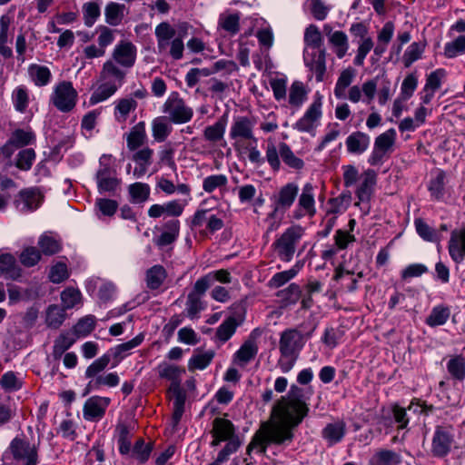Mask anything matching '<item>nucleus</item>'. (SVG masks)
<instances>
[{
	"instance_id": "obj_28",
	"label": "nucleus",
	"mask_w": 465,
	"mask_h": 465,
	"mask_svg": "<svg viewBox=\"0 0 465 465\" xmlns=\"http://www.w3.org/2000/svg\"><path fill=\"white\" fill-rule=\"evenodd\" d=\"M258 353V345L252 340H246L234 353L233 361L240 366H245L255 358Z\"/></svg>"
},
{
	"instance_id": "obj_23",
	"label": "nucleus",
	"mask_w": 465,
	"mask_h": 465,
	"mask_svg": "<svg viewBox=\"0 0 465 465\" xmlns=\"http://www.w3.org/2000/svg\"><path fill=\"white\" fill-rule=\"evenodd\" d=\"M180 232V222L170 220L163 224V232L153 239L154 243L162 248L172 244L176 241Z\"/></svg>"
},
{
	"instance_id": "obj_5",
	"label": "nucleus",
	"mask_w": 465,
	"mask_h": 465,
	"mask_svg": "<svg viewBox=\"0 0 465 465\" xmlns=\"http://www.w3.org/2000/svg\"><path fill=\"white\" fill-rule=\"evenodd\" d=\"M97 189L100 193L114 195L121 185V179L117 177V171L112 165V156L104 154L99 160V168L95 174Z\"/></svg>"
},
{
	"instance_id": "obj_32",
	"label": "nucleus",
	"mask_w": 465,
	"mask_h": 465,
	"mask_svg": "<svg viewBox=\"0 0 465 465\" xmlns=\"http://www.w3.org/2000/svg\"><path fill=\"white\" fill-rule=\"evenodd\" d=\"M31 81L38 87L47 85L52 79V73L47 66L32 64L28 67Z\"/></svg>"
},
{
	"instance_id": "obj_57",
	"label": "nucleus",
	"mask_w": 465,
	"mask_h": 465,
	"mask_svg": "<svg viewBox=\"0 0 465 465\" xmlns=\"http://www.w3.org/2000/svg\"><path fill=\"white\" fill-rule=\"evenodd\" d=\"M64 309L58 305H50L46 312V324L54 329H57L64 321Z\"/></svg>"
},
{
	"instance_id": "obj_18",
	"label": "nucleus",
	"mask_w": 465,
	"mask_h": 465,
	"mask_svg": "<svg viewBox=\"0 0 465 465\" xmlns=\"http://www.w3.org/2000/svg\"><path fill=\"white\" fill-rule=\"evenodd\" d=\"M9 449L14 459L26 461L25 465L37 464V450L28 441L15 438L11 441Z\"/></svg>"
},
{
	"instance_id": "obj_20",
	"label": "nucleus",
	"mask_w": 465,
	"mask_h": 465,
	"mask_svg": "<svg viewBox=\"0 0 465 465\" xmlns=\"http://www.w3.org/2000/svg\"><path fill=\"white\" fill-rule=\"evenodd\" d=\"M157 372L160 378L171 381L170 391L173 393L183 392L180 388L181 377L185 372L182 367L163 362L157 367Z\"/></svg>"
},
{
	"instance_id": "obj_25",
	"label": "nucleus",
	"mask_w": 465,
	"mask_h": 465,
	"mask_svg": "<svg viewBox=\"0 0 465 465\" xmlns=\"http://www.w3.org/2000/svg\"><path fill=\"white\" fill-rule=\"evenodd\" d=\"M144 340L143 333H139L132 340L121 343L110 350V354L115 360L113 367H115L123 359L130 354V351L139 346Z\"/></svg>"
},
{
	"instance_id": "obj_46",
	"label": "nucleus",
	"mask_w": 465,
	"mask_h": 465,
	"mask_svg": "<svg viewBox=\"0 0 465 465\" xmlns=\"http://www.w3.org/2000/svg\"><path fill=\"white\" fill-rule=\"evenodd\" d=\"M128 193L131 203H143L149 199L151 189L147 183L137 182L128 186Z\"/></svg>"
},
{
	"instance_id": "obj_3",
	"label": "nucleus",
	"mask_w": 465,
	"mask_h": 465,
	"mask_svg": "<svg viewBox=\"0 0 465 465\" xmlns=\"http://www.w3.org/2000/svg\"><path fill=\"white\" fill-rule=\"evenodd\" d=\"M126 72L119 67L113 60H107L100 72L99 79L102 84L92 94L90 104L92 105L103 102L115 94L123 84Z\"/></svg>"
},
{
	"instance_id": "obj_24",
	"label": "nucleus",
	"mask_w": 465,
	"mask_h": 465,
	"mask_svg": "<svg viewBox=\"0 0 465 465\" xmlns=\"http://www.w3.org/2000/svg\"><path fill=\"white\" fill-rule=\"evenodd\" d=\"M449 252L456 262H460L465 258V229L454 231L449 242Z\"/></svg>"
},
{
	"instance_id": "obj_4",
	"label": "nucleus",
	"mask_w": 465,
	"mask_h": 465,
	"mask_svg": "<svg viewBox=\"0 0 465 465\" xmlns=\"http://www.w3.org/2000/svg\"><path fill=\"white\" fill-rule=\"evenodd\" d=\"M304 343V335L297 329H286L281 333L280 358L277 365L283 373L289 372L293 368Z\"/></svg>"
},
{
	"instance_id": "obj_16",
	"label": "nucleus",
	"mask_w": 465,
	"mask_h": 465,
	"mask_svg": "<svg viewBox=\"0 0 465 465\" xmlns=\"http://www.w3.org/2000/svg\"><path fill=\"white\" fill-rule=\"evenodd\" d=\"M254 124L247 116H238L234 118L230 128V138L233 143H240L241 141L251 140L252 143L258 142L253 133Z\"/></svg>"
},
{
	"instance_id": "obj_40",
	"label": "nucleus",
	"mask_w": 465,
	"mask_h": 465,
	"mask_svg": "<svg viewBox=\"0 0 465 465\" xmlns=\"http://www.w3.org/2000/svg\"><path fill=\"white\" fill-rule=\"evenodd\" d=\"M227 124V114H223L215 124L205 127L203 137L211 143H217L223 138Z\"/></svg>"
},
{
	"instance_id": "obj_41",
	"label": "nucleus",
	"mask_w": 465,
	"mask_h": 465,
	"mask_svg": "<svg viewBox=\"0 0 465 465\" xmlns=\"http://www.w3.org/2000/svg\"><path fill=\"white\" fill-rule=\"evenodd\" d=\"M280 153L282 162L289 167L300 171L304 167V162L298 157L286 143H280Z\"/></svg>"
},
{
	"instance_id": "obj_64",
	"label": "nucleus",
	"mask_w": 465,
	"mask_h": 465,
	"mask_svg": "<svg viewBox=\"0 0 465 465\" xmlns=\"http://www.w3.org/2000/svg\"><path fill=\"white\" fill-rule=\"evenodd\" d=\"M465 51V35L458 36L454 41L446 44L444 47V54L452 58Z\"/></svg>"
},
{
	"instance_id": "obj_10",
	"label": "nucleus",
	"mask_w": 465,
	"mask_h": 465,
	"mask_svg": "<svg viewBox=\"0 0 465 465\" xmlns=\"http://www.w3.org/2000/svg\"><path fill=\"white\" fill-rule=\"evenodd\" d=\"M299 193V187L294 183H288L280 188L278 194L274 196L273 210L269 213V218L282 219L287 210L293 204Z\"/></svg>"
},
{
	"instance_id": "obj_29",
	"label": "nucleus",
	"mask_w": 465,
	"mask_h": 465,
	"mask_svg": "<svg viewBox=\"0 0 465 465\" xmlns=\"http://www.w3.org/2000/svg\"><path fill=\"white\" fill-rule=\"evenodd\" d=\"M11 24V19L8 15H4L0 17V54L5 59H9L13 56V51L10 46H8V42H12L9 39V27Z\"/></svg>"
},
{
	"instance_id": "obj_58",
	"label": "nucleus",
	"mask_w": 465,
	"mask_h": 465,
	"mask_svg": "<svg viewBox=\"0 0 465 465\" xmlns=\"http://www.w3.org/2000/svg\"><path fill=\"white\" fill-rule=\"evenodd\" d=\"M330 42L336 48L335 53L339 58H342L349 48L348 38L344 32L335 31L330 36Z\"/></svg>"
},
{
	"instance_id": "obj_13",
	"label": "nucleus",
	"mask_w": 465,
	"mask_h": 465,
	"mask_svg": "<svg viewBox=\"0 0 465 465\" xmlns=\"http://www.w3.org/2000/svg\"><path fill=\"white\" fill-rule=\"evenodd\" d=\"M322 96L317 94L314 101L306 110L303 116L295 123L294 128L302 133L314 134L322 114Z\"/></svg>"
},
{
	"instance_id": "obj_33",
	"label": "nucleus",
	"mask_w": 465,
	"mask_h": 465,
	"mask_svg": "<svg viewBox=\"0 0 465 465\" xmlns=\"http://www.w3.org/2000/svg\"><path fill=\"white\" fill-rule=\"evenodd\" d=\"M240 19L239 13L224 12L219 15L218 28L223 29L231 35H234L240 31Z\"/></svg>"
},
{
	"instance_id": "obj_17",
	"label": "nucleus",
	"mask_w": 465,
	"mask_h": 465,
	"mask_svg": "<svg viewBox=\"0 0 465 465\" xmlns=\"http://www.w3.org/2000/svg\"><path fill=\"white\" fill-rule=\"evenodd\" d=\"M110 403L111 399L108 397H90L84 402L83 408L84 419L88 421H98L102 420Z\"/></svg>"
},
{
	"instance_id": "obj_44",
	"label": "nucleus",
	"mask_w": 465,
	"mask_h": 465,
	"mask_svg": "<svg viewBox=\"0 0 465 465\" xmlns=\"http://www.w3.org/2000/svg\"><path fill=\"white\" fill-rule=\"evenodd\" d=\"M125 6L123 4L110 2L104 8L105 21L108 25L115 26L121 24L124 18Z\"/></svg>"
},
{
	"instance_id": "obj_51",
	"label": "nucleus",
	"mask_w": 465,
	"mask_h": 465,
	"mask_svg": "<svg viewBox=\"0 0 465 465\" xmlns=\"http://www.w3.org/2000/svg\"><path fill=\"white\" fill-rule=\"evenodd\" d=\"M12 101L15 110L25 113L29 105V93L25 86H17L12 93Z\"/></svg>"
},
{
	"instance_id": "obj_49",
	"label": "nucleus",
	"mask_w": 465,
	"mask_h": 465,
	"mask_svg": "<svg viewBox=\"0 0 465 465\" xmlns=\"http://www.w3.org/2000/svg\"><path fill=\"white\" fill-rule=\"evenodd\" d=\"M450 315L449 307L439 305L434 307L430 315L426 318L425 322L430 327L443 325Z\"/></svg>"
},
{
	"instance_id": "obj_22",
	"label": "nucleus",
	"mask_w": 465,
	"mask_h": 465,
	"mask_svg": "<svg viewBox=\"0 0 465 465\" xmlns=\"http://www.w3.org/2000/svg\"><path fill=\"white\" fill-rule=\"evenodd\" d=\"M370 136L361 131L351 133L345 141L347 152L351 154H362L369 148Z\"/></svg>"
},
{
	"instance_id": "obj_34",
	"label": "nucleus",
	"mask_w": 465,
	"mask_h": 465,
	"mask_svg": "<svg viewBox=\"0 0 465 465\" xmlns=\"http://www.w3.org/2000/svg\"><path fill=\"white\" fill-rule=\"evenodd\" d=\"M346 432V424L342 420L329 423L322 430V437L330 445L340 442Z\"/></svg>"
},
{
	"instance_id": "obj_21",
	"label": "nucleus",
	"mask_w": 465,
	"mask_h": 465,
	"mask_svg": "<svg viewBox=\"0 0 465 465\" xmlns=\"http://www.w3.org/2000/svg\"><path fill=\"white\" fill-rule=\"evenodd\" d=\"M206 290L201 287L197 282H195L193 290L189 292L186 301V314L193 320L199 317L201 311L204 309L202 297L204 295Z\"/></svg>"
},
{
	"instance_id": "obj_1",
	"label": "nucleus",
	"mask_w": 465,
	"mask_h": 465,
	"mask_svg": "<svg viewBox=\"0 0 465 465\" xmlns=\"http://www.w3.org/2000/svg\"><path fill=\"white\" fill-rule=\"evenodd\" d=\"M309 408L303 399L302 389L292 385L285 397L274 405L270 420L262 422L246 448L247 455L252 450L266 454L270 445L285 446L292 442L293 430L307 416Z\"/></svg>"
},
{
	"instance_id": "obj_43",
	"label": "nucleus",
	"mask_w": 465,
	"mask_h": 465,
	"mask_svg": "<svg viewBox=\"0 0 465 465\" xmlns=\"http://www.w3.org/2000/svg\"><path fill=\"white\" fill-rule=\"evenodd\" d=\"M302 264L297 262L293 267L290 270L275 273L271 280L268 282V286L272 289H277L284 285L290 280L294 278L299 271L301 270Z\"/></svg>"
},
{
	"instance_id": "obj_52",
	"label": "nucleus",
	"mask_w": 465,
	"mask_h": 465,
	"mask_svg": "<svg viewBox=\"0 0 465 465\" xmlns=\"http://www.w3.org/2000/svg\"><path fill=\"white\" fill-rule=\"evenodd\" d=\"M36 154L33 148H25L19 151L15 157V165L21 171H29L35 160Z\"/></svg>"
},
{
	"instance_id": "obj_14",
	"label": "nucleus",
	"mask_w": 465,
	"mask_h": 465,
	"mask_svg": "<svg viewBox=\"0 0 465 465\" xmlns=\"http://www.w3.org/2000/svg\"><path fill=\"white\" fill-rule=\"evenodd\" d=\"M35 142V134L31 130L16 129L12 132L6 143L1 147L2 154L10 159L15 151Z\"/></svg>"
},
{
	"instance_id": "obj_54",
	"label": "nucleus",
	"mask_w": 465,
	"mask_h": 465,
	"mask_svg": "<svg viewBox=\"0 0 465 465\" xmlns=\"http://www.w3.org/2000/svg\"><path fill=\"white\" fill-rule=\"evenodd\" d=\"M307 99V92L302 82L295 81L289 91V104L294 107H300Z\"/></svg>"
},
{
	"instance_id": "obj_30",
	"label": "nucleus",
	"mask_w": 465,
	"mask_h": 465,
	"mask_svg": "<svg viewBox=\"0 0 465 465\" xmlns=\"http://www.w3.org/2000/svg\"><path fill=\"white\" fill-rule=\"evenodd\" d=\"M120 378L116 372H110L107 374L99 375L97 378L92 379L87 383L84 395L90 393L93 391H97L103 386L115 387L119 384Z\"/></svg>"
},
{
	"instance_id": "obj_11",
	"label": "nucleus",
	"mask_w": 465,
	"mask_h": 465,
	"mask_svg": "<svg viewBox=\"0 0 465 465\" xmlns=\"http://www.w3.org/2000/svg\"><path fill=\"white\" fill-rule=\"evenodd\" d=\"M396 137V131L391 128L375 138L373 150L368 160L371 165L381 164L385 155L393 151Z\"/></svg>"
},
{
	"instance_id": "obj_39",
	"label": "nucleus",
	"mask_w": 465,
	"mask_h": 465,
	"mask_svg": "<svg viewBox=\"0 0 465 465\" xmlns=\"http://www.w3.org/2000/svg\"><path fill=\"white\" fill-rule=\"evenodd\" d=\"M169 122V119L165 116H159L153 119L152 132L153 137L156 142L162 143L165 141L172 133V126Z\"/></svg>"
},
{
	"instance_id": "obj_36",
	"label": "nucleus",
	"mask_w": 465,
	"mask_h": 465,
	"mask_svg": "<svg viewBox=\"0 0 465 465\" xmlns=\"http://www.w3.org/2000/svg\"><path fill=\"white\" fill-rule=\"evenodd\" d=\"M242 319L235 316L228 317L216 330L215 336L222 341L226 342L236 331L238 326L242 324Z\"/></svg>"
},
{
	"instance_id": "obj_2",
	"label": "nucleus",
	"mask_w": 465,
	"mask_h": 465,
	"mask_svg": "<svg viewBox=\"0 0 465 465\" xmlns=\"http://www.w3.org/2000/svg\"><path fill=\"white\" fill-rule=\"evenodd\" d=\"M209 434L212 437L210 442L212 448L218 447L223 442L225 443L220 450V460L235 453L242 445V439L238 434L235 425L223 417H216L213 420Z\"/></svg>"
},
{
	"instance_id": "obj_37",
	"label": "nucleus",
	"mask_w": 465,
	"mask_h": 465,
	"mask_svg": "<svg viewBox=\"0 0 465 465\" xmlns=\"http://www.w3.org/2000/svg\"><path fill=\"white\" fill-rule=\"evenodd\" d=\"M146 141L145 124L139 122L130 131L127 136V147L130 151H135Z\"/></svg>"
},
{
	"instance_id": "obj_62",
	"label": "nucleus",
	"mask_w": 465,
	"mask_h": 465,
	"mask_svg": "<svg viewBox=\"0 0 465 465\" xmlns=\"http://www.w3.org/2000/svg\"><path fill=\"white\" fill-rule=\"evenodd\" d=\"M228 183V179L224 174H214L207 176L203 181V189L211 193L217 188L225 187Z\"/></svg>"
},
{
	"instance_id": "obj_7",
	"label": "nucleus",
	"mask_w": 465,
	"mask_h": 465,
	"mask_svg": "<svg viewBox=\"0 0 465 465\" xmlns=\"http://www.w3.org/2000/svg\"><path fill=\"white\" fill-rule=\"evenodd\" d=\"M163 112L171 123L182 124L190 122L193 116V110L188 106L179 93L173 92L163 105Z\"/></svg>"
},
{
	"instance_id": "obj_48",
	"label": "nucleus",
	"mask_w": 465,
	"mask_h": 465,
	"mask_svg": "<svg viewBox=\"0 0 465 465\" xmlns=\"http://www.w3.org/2000/svg\"><path fill=\"white\" fill-rule=\"evenodd\" d=\"M115 431L118 436L119 451L121 454H128L131 450V430L128 425L120 422L116 425Z\"/></svg>"
},
{
	"instance_id": "obj_45",
	"label": "nucleus",
	"mask_w": 465,
	"mask_h": 465,
	"mask_svg": "<svg viewBox=\"0 0 465 465\" xmlns=\"http://www.w3.org/2000/svg\"><path fill=\"white\" fill-rule=\"evenodd\" d=\"M447 371L452 379L463 381L465 380V358L461 355L452 356L447 362Z\"/></svg>"
},
{
	"instance_id": "obj_27",
	"label": "nucleus",
	"mask_w": 465,
	"mask_h": 465,
	"mask_svg": "<svg viewBox=\"0 0 465 465\" xmlns=\"http://www.w3.org/2000/svg\"><path fill=\"white\" fill-rule=\"evenodd\" d=\"M325 50L320 49L312 54V58L305 59L306 65L315 73L316 80L322 82L326 72Z\"/></svg>"
},
{
	"instance_id": "obj_63",
	"label": "nucleus",
	"mask_w": 465,
	"mask_h": 465,
	"mask_svg": "<svg viewBox=\"0 0 465 465\" xmlns=\"http://www.w3.org/2000/svg\"><path fill=\"white\" fill-rule=\"evenodd\" d=\"M84 25L88 27L94 25L97 18L100 16L99 5L94 2H88L83 5Z\"/></svg>"
},
{
	"instance_id": "obj_31",
	"label": "nucleus",
	"mask_w": 465,
	"mask_h": 465,
	"mask_svg": "<svg viewBox=\"0 0 465 465\" xmlns=\"http://www.w3.org/2000/svg\"><path fill=\"white\" fill-rule=\"evenodd\" d=\"M0 273L6 279L16 280L21 276V269L15 258L9 253L0 255Z\"/></svg>"
},
{
	"instance_id": "obj_26",
	"label": "nucleus",
	"mask_w": 465,
	"mask_h": 465,
	"mask_svg": "<svg viewBox=\"0 0 465 465\" xmlns=\"http://www.w3.org/2000/svg\"><path fill=\"white\" fill-rule=\"evenodd\" d=\"M375 183L376 173L371 169L365 171L363 173V180L356 191L359 202L368 203L371 200Z\"/></svg>"
},
{
	"instance_id": "obj_50",
	"label": "nucleus",
	"mask_w": 465,
	"mask_h": 465,
	"mask_svg": "<svg viewBox=\"0 0 465 465\" xmlns=\"http://www.w3.org/2000/svg\"><path fill=\"white\" fill-rule=\"evenodd\" d=\"M76 338L69 333H61L54 341L52 355L54 360H59L63 354L75 342Z\"/></svg>"
},
{
	"instance_id": "obj_9",
	"label": "nucleus",
	"mask_w": 465,
	"mask_h": 465,
	"mask_svg": "<svg viewBox=\"0 0 465 465\" xmlns=\"http://www.w3.org/2000/svg\"><path fill=\"white\" fill-rule=\"evenodd\" d=\"M454 439L451 425H437L431 439L430 453L433 457L443 458L450 453Z\"/></svg>"
},
{
	"instance_id": "obj_61",
	"label": "nucleus",
	"mask_w": 465,
	"mask_h": 465,
	"mask_svg": "<svg viewBox=\"0 0 465 465\" xmlns=\"http://www.w3.org/2000/svg\"><path fill=\"white\" fill-rule=\"evenodd\" d=\"M214 352L210 351L203 353L194 354L189 361L188 368L190 371L203 370L212 361Z\"/></svg>"
},
{
	"instance_id": "obj_59",
	"label": "nucleus",
	"mask_w": 465,
	"mask_h": 465,
	"mask_svg": "<svg viewBox=\"0 0 465 465\" xmlns=\"http://www.w3.org/2000/svg\"><path fill=\"white\" fill-rule=\"evenodd\" d=\"M38 245L45 255H54L61 250L60 242L54 237L46 234L40 236Z\"/></svg>"
},
{
	"instance_id": "obj_55",
	"label": "nucleus",
	"mask_w": 465,
	"mask_h": 465,
	"mask_svg": "<svg viewBox=\"0 0 465 465\" xmlns=\"http://www.w3.org/2000/svg\"><path fill=\"white\" fill-rule=\"evenodd\" d=\"M111 361V354L105 353L100 358L96 359L92 364H90L85 370V378L94 379L97 378L100 373L108 366Z\"/></svg>"
},
{
	"instance_id": "obj_38",
	"label": "nucleus",
	"mask_w": 465,
	"mask_h": 465,
	"mask_svg": "<svg viewBox=\"0 0 465 465\" xmlns=\"http://www.w3.org/2000/svg\"><path fill=\"white\" fill-rule=\"evenodd\" d=\"M232 281L231 273L224 269L211 272L204 276L199 278L196 282L201 284L206 291L212 287L215 282L222 283H229Z\"/></svg>"
},
{
	"instance_id": "obj_60",
	"label": "nucleus",
	"mask_w": 465,
	"mask_h": 465,
	"mask_svg": "<svg viewBox=\"0 0 465 465\" xmlns=\"http://www.w3.org/2000/svg\"><path fill=\"white\" fill-rule=\"evenodd\" d=\"M137 102L133 98L120 99L115 106L114 114L119 121H125L129 113L134 110Z\"/></svg>"
},
{
	"instance_id": "obj_19",
	"label": "nucleus",
	"mask_w": 465,
	"mask_h": 465,
	"mask_svg": "<svg viewBox=\"0 0 465 465\" xmlns=\"http://www.w3.org/2000/svg\"><path fill=\"white\" fill-rule=\"evenodd\" d=\"M113 61L124 68L134 66L136 60V47L128 41H121L117 44L112 54Z\"/></svg>"
},
{
	"instance_id": "obj_56",
	"label": "nucleus",
	"mask_w": 465,
	"mask_h": 465,
	"mask_svg": "<svg viewBox=\"0 0 465 465\" xmlns=\"http://www.w3.org/2000/svg\"><path fill=\"white\" fill-rule=\"evenodd\" d=\"M95 327V318L93 315H88L81 318L74 326V333L75 338L85 337L89 335Z\"/></svg>"
},
{
	"instance_id": "obj_8",
	"label": "nucleus",
	"mask_w": 465,
	"mask_h": 465,
	"mask_svg": "<svg viewBox=\"0 0 465 465\" xmlns=\"http://www.w3.org/2000/svg\"><path fill=\"white\" fill-rule=\"evenodd\" d=\"M78 93L70 81L59 82L50 97L51 103L62 113L71 112L76 105Z\"/></svg>"
},
{
	"instance_id": "obj_15",
	"label": "nucleus",
	"mask_w": 465,
	"mask_h": 465,
	"mask_svg": "<svg viewBox=\"0 0 465 465\" xmlns=\"http://www.w3.org/2000/svg\"><path fill=\"white\" fill-rule=\"evenodd\" d=\"M316 213L313 186L306 183L298 199V206L292 213V218L300 220L304 216L313 217Z\"/></svg>"
},
{
	"instance_id": "obj_35",
	"label": "nucleus",
	"mask_w": 465,
	"mask_h": 465,
	"mask_svg": "<svg viewBox=\"0 0 465 465\" xmlns=\"http://www.w3.org/2000/svg\"><path fill=\"white\" fill-rule=\"evenodd\" d=\"M401 461L399 453L391 450L381 449L377 450L371 458L370 465H398Z\"/></svg>"
},
{
	"instance_id": "obj_47",
	"label": "nucleus",
	"mask_w": 465,
	"mask_h": 465,
	"mask_svg": "<svg viewBox=\"0 0 465 465\" xmlns=\"http://www.w3.org/2000/svg\"><path fill=\"white\" fill-rule=\"evenodd\" d=\"M354 76L355 70L351 67L341 71L334 88V94L338 99L345 98V90L352 83Z\"/></svg>"
},
{
	"instance_id": "obj_53",
	"label": "nucleus",
	"mask_w": 465,
	"mask_h": 465,
	"mask_svg": "<svg viewBox=\"0 0 465 465\" xmlns=\"http://www.w3.org/2000/svg\"><path fill=\"white\" fill-rule=\"evenodd\" d=\"M264 162L266 161L273 172H279L282 166L281 163V153L279 145L272 142H268L265 148V157Z\"/></svg>"
},
{
	"instance_id": "obj_12",
	"label": "nucleus",
	"mask_w": 465,
	"mask_h": 465,
	"mask_svg": "<svg viewBox=\"0 0 465 465\" xmlns=\"http://www.w3.org/2000/svg\"><path fill=\"white\" fill-rule=\"evenodd\" d=\"M44 200V194L37 187H30L21 190L15 197V209L23 213L35 212L39 208Z\"/></svg>"
},
{
	"instance_id": "obj_42",
	"label": "nucleus",
	"mask_w": 465,
	"mask_h": 465,
	"mask_svg": "<svg viewBox=\"0 0 465 465\" xmlns=\"http://www.w3.org/2000/svg\"><path fill=\"white\" fill-rule=\"evenodd\" d=\"M167 272L163 266L154 265L146 272V285L150 290H157L163 283Z\"/></svg>"
},
{
	"instance_id": "obj_6",
	"label": "nucleus",
	"mask_w": 465,
	"mask_h": 465,
	"mask_svg": "<svg viewBox=\"0 0 465 465\" xmlns=\"http://www.w3.org/2000/svg\"><path fill=\"white\" fill-rule=\"evenodd\" d=\"M304 232V228L301 225H292L273 242L274 250L281 261L290 262L292 259Z\"/></svg>"
}]
</instances>
